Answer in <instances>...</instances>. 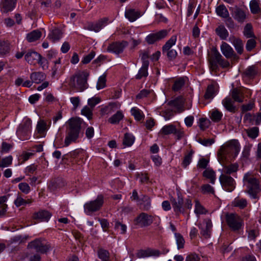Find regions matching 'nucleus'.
<instances>
[{
    "label": "nucleus",
    "mask_w": 261,
    "mask_h": 261,
    "mask_svg": "<svg viewBox=\"0 0 261 261\" xmlns=\"http://www.w3.org/2000/svg\"><path fill=\"white\" fill-rule=\"evenodd\" d=\"M82 120L73 117L67 122L64 146H68L72 143H75L79 138L81 130Z\"/></svg>",
    "instance_id": "1"
},
{
    "label": "nucleus",
    "mask_w": 261,
    "mask_h": 261,
    "mask_svg": "<svg viewBox=\"0 0 261 261\" xmlns=\"http://www.w3.org/2000/svg\"><path fill=\"white\" fill-rule=\"evenodd\" d=\"M89 73L85 71H77L70 79L69 85L73 89L78 92H83L88 88L87 83Z\"/></svg>",
    "instance_id": "2"
},
{
    "label": "nucleus",
    "mask_w": 261,
    "mask_h": 261,
    "mask_svg": "<svg viewBox=\"0 0 261 261\" xmlns=\"http://www.w3.org/2000/svg\"><path fill=\"white\" fill-rule=\"evenodd\" d=\"M243 181L247 187L246 193L251 198L258 199L261 193V185L259 180L250 173H247L244 176Z\"/></svg>",
    "instance_id": "3"
},
{
    "label": "nucleus",
    "mask_w": 261,
    "mask_h": 261,
    "mask_svg": "<svg viewBox=\"0 0 261 261\" xmlns=\"http://www.w3.org/2000/svg\"><path fill=\"white\" fill-rule=\"evenodd\" d=\"M174 212L176 215L184 214L187 209H191L192 207V200L190 199H184L180 193H177V197H171L170 198Z\"/></svg>",
    "instance_id": "4"
},
{
    "label": "nucleus",
    "mask_w": 261,
    "mask_h": 261,
    "mask_svg": "<svg viewBox=\"0 0 261 261\" xmlns=\"http://www.w3.org/2000/svg\"><path fill=\"white\" fill-rule=\"evenodd\" d=\"M240 149V144L238 140H232L229 142L226 145L221 147L218 155L223 156L228 155L233 158L236 157Z\"/></svg>",
    "instance_id": "5"
},
{
    "label": "nucleus",
    "mask_w": 261,
    "mask_h": 261,
    "mask_svg": "<svg viewBox=\"0 0 261 261\" xmlns=\"http://www.w3.org/2000/svg\"><path fill=\"white\" fill-rule=\"evenodd\" d=\"M29 249H33L36 252L42 254L46 253L51 249V244L44 239L38 238L31 242L28 245Z\"/></svg>",
    "instance_id": "6"
},
{
    "label": "nucleus",
    "mask_w": 261,
    "mask_h": 261,
    "mask_svg": "<svg viewBox=\"0 0 261 261\" xmlns=\"http://www.w3.org/2000/svg\"><path fill=\"white\" fill-rule=\"evenodd\" d=\"M226 222L230 229L233 231L239 230L243 225V219L236 213L227 214Z\"/></svg>",
    "instance_id": "7"
},
{
    "label": "nucleus",
    "mask_w": 261,
    "mask_h": 261,
    "mask_svg": "<svg viewBox=\"0 0 261 261\" xmlns=\"http://www.w3.org/2000/svg\"><path fill=\"white\" fill-rule=\"evenodd\" d=\"M177 39L176 35L172 36L162 47V53L166 54L169 60L173 61L177 57V51L171 48L175 44Z\"/></svg>",
    "instance_id": "8"
},
{
    "label": "nucleus",
    "mask_w": 261,
    "mask_h": 261,
    "mask_svg": "<svg viewBox=\"0 0 261 261\" xmlns=\"http://www.w3.org/2000/svg\"><path fill=\"white\" fill-rule=\"evenodd\" d=\"M219 181L224 190L227 192L232 191L236 188V181L233 178L226 174H221Z\"/></svg>",
    "instance_id": "9"
},
{
    "label": "nucleus",
    "mask_w": 261,
    "mask_h": 261,
    "mask_svg": "<svg viewBox=\"0 0 261 261\" xmlns=\"http://www.w3.org/2000/svg\"><path fill=\"white\" fill-rule=\"evenodd\" d=\"M103 203V198L102 195H98L97 198L90 202L86 203L84 205L85 211L88 213L96 212L100 209Z\"/></svg>",
    "instance_id": "10"
},
{
    "label": "nucleus",
    "mask_w": 261,
    "mask_h": 261,
    "mask_svg": "<svg viewBox=\"0 0 261 261\" xmlns=\"http://www.w3.org/2000/svg\"><path fill=\"white\" fill-rule=\"evenodd\" d=\"M153 221V217L145 213H141L135 219V224L141 227L149 226Z\"/></svg>",
    "instance_id": "11"
},
{
    "label": "nucleus",
    "mask_w": 261,
    "mask_h": 261,
    "mask_svg": "<svg viewBox=\"0 0 261 261\" xmlns=\"http://www.w3.org/2000/svg\"><path fill=\"white\" fill-rule=\"evenodd\" d=\"M169 30L164 29L154 33L148 35L145 38L149 44H152L157 41L165 38L168 34Z\"/></svg>",
    "instance_id": "12"
},
{
    "label": "nucleus",
    "mask_w": 261,
    "mask_h": 261,
    "mask_svg": "<svg viewBox=\"0 0 261 261\" xmlns=\"http://www.w3.org/2000/svg\"><path fill=\"white\" fill-rule=\"evenodd\" d=\"M222 56L217 50H213L208 55V62L210 68L212 71L216 72L218 69V64Z\"/></svg>",
    "instance_id": "13"
},
{
    "label": "nucleus",
    "mask_w": 261,
    "mask_h": 261,
    "mask_svg": "<svg viewBox=\"0 0 261 261\" xmlns=\"http://www.w3.org/2000/svg\"><path fill=\"white\" fill-rule=\"evenodd\" d=\"M127 45L128 42L126 41L113 42L108 46L107 51L119 55L123 51Z\"/></svg>",
    "instance_id": "14"
},
{
    "label": "nucleus",
    "mask_w": 261,
    "mask_h": 261,
    "mask_svg": "<svg viewBox=\"0 0 261 261\" xmlns=\"http://www.w3.org/2000/svg\"><path fill=\"white\" fill-rule=\"evenodd\" d=\"M31 120L29 119L25 120L20 125L17 133L22 139H27L31 128Z\"/></svg>",
    "instance_id": "15"
},
{
    "label": "nucleus",
    "mask_w": 261,
    "mask_h": 261,
    "mask_svg": "<svg viewBox=\"0 0 261 261\" xmlns=\"http://www.w3.org/2000/svg\"><path fill=\"white\" fill-rule=\"evenodd\" d=\"M51 216V214L47 210H41L33 214L32 219L37 222H47Z\"/></svg>",
    "instance_id": "16"
},
{
    "label": "nucleus",
    "mask_w": 261,
    "mask_h": 261,
    "mask_svg": "<svg viewBox=\"0 0 261 261\" xmlns=\"http://www.w3.org/2000/svg\"><path fill=\"white\" fill-rule=\"evenodd\" d=\"M137 203L141 210L147 211L151 207V198L147 195L142 194Z\"/></svg>",
    "instance_id": "17"
},
{
    "label": "nucleus",
    "mask_w": 261,
    "mask_h": 261,
    "mask_svg": "<svg viewBox=\"0 0 261 261\" xmlns=\"http://www.w3.org/2000/svg\"><path fill=\"white\" fill-rule=\"evenodd\" d=\"M231 10V14L234 19L238 22L243 23L246 18V12L241 8L238 7L230 8Z\"/></svg>",
    "instance_id": "18"
},
{
    "label": "nucleus",
    "mask_w": 261,
    "mask_h": 261,
    "mask_svg": "<svg viewBox=\"0 0 261 261\" xmlns=\"http://www.w3.org/2000/svg\"><path fill=\"white\" fill-rule=\"evenodd\" d=\"M108 21V18H103L95 23H89L86 27V29L89 31L98 32L107 23Z\"/></svg>",
    "instance_id": "19"
},
{
    "label": "nucleus",
    "mask_w": 261,
    "mask_h": 261,
    "mask_svg": "<svg viewBox=\"0 0 261 261\" xmlns=\"http://www.w3.org/2000/svg\"><path fill=\"white\" fill-rule=\"evenodd\" d=\"M221 50L223 55L227 59L236 57V55L232 48L227 43L222 42L221 45Z\"/></svg>",
    "instance_id": "20"
},
{
    "label": "nucleus",
    "mask_w": 261,
    "mask_h": 261,
    "mask_svg": "<svg viewBox=\"0 0 261 261\" xmlns=\"http://www.w3.org/2000/svg\"><path fill=\"white\" fill-rule=\"evenodd\" d=\"M222 104L225 109L229 112L234 113L238 109L234 106V101L230 97H226L222 100Z\"/></svg>",
    "instance_id": "21"
},
{
    "label": "nucleus",
    "mask_w": 261,
    "mask_h": 261,
    "mask_svg": "<svg viewBox=\"0 0 261 261\" xmlns=\"http://www.w3.org/2000/svg\"><path fill=\"white\" fill-rule=\"evenodd\" d=\"M204 224L205 225L204 228L202 227L201 224L199 225V228L201 229L200 234L204 238L207 239L209 238L211 236L212 223L211 220L206 219L204 221Z\"/></svg>",
    "instance_id": "22"
},
{
    "label": "nucleus",
    "mask_w": 261,
    "mask_h": 261,
    "mask_svg": "<svg viewBox=\"0 0 261 261\" xmlns=\"http://www.w3.org/2000/svg\"><path fill=\"white\" fill-rule=\"evenodd\" d=\"M125 16L130 21L134 22L141 16V13L135 9H128L125 12Z\"/></svg>",
    "instance_id": "23"
},
{
    "label": "nucleus",
    "mask_w": 261,
    "mask_h": 261,
    "mask_svg": "<svg viewBox=\"0 0 261 261\" xmlns=\"http://www.w3.org/2000/svg\"><path fill=\"white\" fill-rule=\"evenodd\" d=\"M40 55L36 51L28 52L25 55V59L31 65H36L39 59Z\"/></svg>",
    "instance_id": "24"
},
{
    "label": "nucleus",
    "mask_w": 261,
    "mask_h": 261,
    "mask_svg": "<svg viewBox=\"0 0 261 261\" xmlns=\"http://www.w3.org/2000/svg\"><path fill=\"white\" fill-rule=\"evenodd\" d=\"M16 0H4L2 3V11L7 13L12 11L15 7Z\"/></svg>",
    "instance_id": "25"
},
{
    "label": "nucleus",
    "mask_w": 261,
    "mask_h": 261,
    "mask_svg": "<svg viewBox=\"0 0 261 261\" xmlns=\"http://www.w3.org/2000/svg\"><path fill=\"white\" fill-rule=\"evenodd\" d=\"M62 35L63 33L60 29L55 28L48 34V38L55 43L62 38Z\"/></svg>",
    "instance_id": "26"
},
{
    "label": "nucleus",
    "mask_w": 261,
    "mask_h": 261,
    "mask_svg": "<svg viewBox=\"0 0 261 261\" xmlns=\"http://www.w3.org/2000/svg\"><path fill=\"white\" fill-rule=\"evenodd\" d=\"M230 40L235 47L237 53L239 54H242L243 52V43L242 41L234 37H230Z\"/></svg>",
    "instance_id": "27"
},
{
    "label": "nucleus",
    "mask_w": 261,
    "mask_h": 261,
    "mask_svg": "<svg viewBox=\"0 0 261 261\" xmlns=\"http://www.w3.org/2000/svg\"><path fill=\"white\" fill-rule=\"evenodd\" d=\"M45 74L42 72H34L30 75V79L36 84L40 83L45 79Z\"/></svg>",
    "instance_id": "28"
},
{
    "label": "nucleus",
    "mask_w": 261,
    "mask_h": 261,
    "mask_svg": "<svg viewBox=\"0 0 261 261\" xmlns=\"http://www.w3.org/2000/svg\"><path fill=\"white\" fill-rule=\"evenodd\" d=\"M148 63H143L141 68L139 69L138 73L135 76L137 80H141L143 77H146L148 76Z\"/></svg>",
    "instance_id": "29"
},
{
    "label": "nucleus",
    "mask_w": 261,
    "mask_h": 261,
    "mask_svg": "<svg viewBox=\"0 0 261 261\" xmlns=\"http://www.w3.org/2000/svg\"><path fill=\"white\" fill-rule=\"evenodd\" d=\"M248 202L247 199L239 197H236L232 202V205L234 207H239L240 209H244L247 207Z\"/></svg>",
    "instance_id": "30"
},
{
    "label": "nucleus",
    "mask_w": 261,
    "mask_h": 261,
    "mask_svg": "<svg viewBox=\"0 0 261 261\" xmlns=\"http://www.w3.org/2000/svg\"><path fill=\"white\" fill-rule=\"evenodd\" d=\"M175 126L173 124H169L164 126L159 132V135L162 136L168 135L175 133Z\"/></svg>",
    "instance_id": "31"
},
{
    "label": "nucleus",
    "mask_w": 261,
    "mask_h": 261,
    "mask_svg": "<svg viewBox=\"0 0 261 261\" xmlns=\"http://www.w3.org/2000/svg\"><path fill=\"white\" fill-rule=\"evenodd\" d=\"M239 166L238 164H231L223 167V173L230 175V174L236 172L238 170Z\"/></svg>",
    "instance_id": "32"
},
{
    "label": "nucleus",
    "mask_w": 261,
    "mask_h": 261,
    "mask_svg": "<svg viewBox=\"0 0 261 261\" xmlns=\"http://www.w3.org/2000/svg\"><path fill=\"white\" fill-rule=\"evenodd\" d=\"M216 33L222 40H225L229 35L227 30L223 25H220L216 28Z\"/></svg>",
    "instance_id": "33"
},
{
    "label": "nucleus",
    "mask_w": 261,
    "mask_h": 261,
    "mask_svg": "<svg viewBox=\"0 0 261 261\" xmlns=\"http://www.w3.org/2000/svg\"><path fill=\"white\" fill-rule=\"evenodd\" d=\"M97 255L101 261H109L110 259V254L109 252L102 248H98L97 250Z\"/></svg>",
    "instance_id": "34"
},
{
    "label": "nucleus",
    "mask_w": 261,
    "mask_h": 261,
    "mask_svg": "<svg viewBox=\"0 0 261 261\" xmlns=\"http://www.w3.org/2000/svg\"><path fill=\"white\" fill-rule=\"evenodd\" d=\"M42 33L38 30H34L27 35V39L29 42L35 41L41 37Z\"/></svg>",
    "instance_id": "35"
},
{
    "label": "nucleus",
    "mask_w": 261,
    "mask_h": 261,
    "mask_svg": "<svg viewBox=\"0 0 261 261\" xmlns=\"http://www.w3.org/2000/svg\"><path fill=\"white\" fill-rule=\"evenodd\" d=\"M231 96L234 101L239 102H242L243 101L244 96L237 88H234L231 91Z\"/></svg>",
    "instance_id": "36"
},
{
    "label": "nucleus",
    "mask_w": 261,
    "mask_h": 261,
    "mask_svg": "<svg viewBox=\"0 0 261 261\" xmlns=\"http://www.w3.org/2000/svg\"><path fill=\"white\" fill-rule=\"evenodd\" d=\"M123 117L122 112L118 111L108 119V121L113 124H117L123 119Z\"/></svg>",
    "instance_id": "37"
},
{
    "label": "nucleus",
    "mask_w": 261,
    "mask_h": 261,
    "mask_svg": "<svg viewBox=\"0 0 261 261\" xmlns=\"http://www.w3.org/2000/svg\"><path fill=\"white\" fill-rule=\"evenodd\" d=\"M216 12L218 15L224 18L226 17H228L229 15V12L227 9L223 5H220L218 6L216 9Z\"/></svg>",
    "instance_id": "38"
},
{
    "label": "nucleus",
    "mask_w": 261,
    "mask_h": 261,
    "mask_svg": "<svg viewBox=\"0 0 261 261\" xmlns=\"http://www.w3.org/2000/svg\"><path fill=\"white\" fill-rule=\"evenodd\" d=\"M203 175L205 177L209 179L212 184H215L216 180V175L215 172L210 169H207L203 172Z\"/></svg>",
    "instance_id": "39"
},
{
    "label": "nucleus",
    "mask_w": 261,
    "mask_h": 261,
    "mask_svg": "<svg viewBox=\"0 0 261 261\" xmlns=\"http://www.w3.org/2000/svg\"><path fill=\"white\" fill-rule=\"evenodd\" d=\"M245 131L247 136L252 139H255L258 136L259 128L257 127L254 126L245 129Z\"/></svg>",
    "instance_id": "40"
},
{
    "label": "nucleus",
    "mask_w": 261,
    "mask_h": 261,
    "mask_svg": "<svg viewBox=\"0 0 261 261\" xmlns=\"http://www.w3.org/2000/svg\"><path fill=\"white\" fill-rule=\"evenodd\" d=\"M46 122L43 120H40L38 122L36 129L38 134L42 135L47 129Z\"/></svg>",
    "instance_id": "41"
},
{
    "label": "nucleus",
    "mask_w": 261,
    "mask_h": 261,
    "mask_svg": "<svg viewBox=\"0 0 261 261\" xmlns=\"http://www.w3.org/2000/svg\"><path fill=\"white\" fill-rule=\"evenodd\" d=\"M185 84V81L184 77H179L176 80L172 86V90L176 92L181 89V88L184 86Z\"/></svg>",
    "instance_id": "42"
},
{
    "label": "nucleus",
    "mask_w": 261,
    "mask_h": 261,
    "mask_svg": "<svg viewBox=\"0 0 261 261\" xmlns=\"http://www.w3.org/2000/svg\"><path fill=\"white\" fill-rule=\"evenodd\" d=\"M135 141V137L132 134L125 133L124 134L123 140V145L126 146H130L133 145Z\"/></svg>",
    "instance_id": "43"
},
{
    "label": "nucleus",
    "mask_w": 261,
    "mask_h": 261,
    "mask_svg": "<svg viewBox=\"0 0 261 261\" xmlns=\"http://www.w3.org/2000/svg\"><path fill=\"white\" fill-rule=\"evenodd\" d=\"M243 34L247 38H255L254 34L252 31V27L251 24L247 23L244 29Z\"/></svg>",
    "instance_id": "44"
},
{
    "label": "nucleus",
    "mask_w": 261,
    "mask_h": 261,
    "mask_svg": "<svg viewBox=\"0 0 261 261\" xmlns=\"http://www.w3.org/2000/svg\"><path fill=\"white\" fill-rule=\"evenodd\" d=\"M250 8L252 13L256 14L260 12L259 4L256 0H252L250 2Z\"/></svg>",
    "instance_id": "45"
},
{
    "label": "nucleus",
    "mask_w": 261,
    "mask_h": 261,
    "mask_svg": "<svg viewBox=\"0 0 261 261\" xmlns=\"http://www.w3.org/2000/svg\"><path fill=\"white\" fill-rule=\"evenodd\" d=\"M10 47L8 43L0 41V56H4L9 53Z\"/></svg>",
    "instance_id": "46"
},
{
    "label": "nucleus",
    "mask_w": 261,
    "mask_h": 261,
    "mask_svg": "<svg viewBox=\"0 0 261 261\" xmlns=\"http://www.w3.org/2000/svg\"><path fill=\"white\" fill-rule=\"evenodd\" d=\"M106 74H103L98 78L96 85L97 90L103 89L106 86Z\"/></svg>",
    "instance_id": "47"
},
{
    "label": "nucleus",
    "mask_w": 261,
    "mask_h": 261,
    "mask_svg": "<svg viewBox=\"0 0 261 261\" xmlns=\"http://www.w3.org/2000/svg\"><path fill=\"white\" fill-rule=\"evenodd\" d=\"M175 237L178 249L184 248L185 242L183 237L179 233H175Z\"/></svg>",
    "instance_id": "48"
},
{
    "label": "nucleus",
    "mask_w": 261,
    "mask_h": 261,
    "mask_svg": "<svg viewBox=\"0 0 261 261\" xmlns=\"http://www.w3.org/2000/svg\"><path fill=\"white\" fill-rule=\"evenodd\" d=\"M194 212L197 215L204 214H206L207 212L204 207L198 200L195 201Z\"/></svg>",
    "instance_id": "49"
},
{
    "label": "nucleus",
    "mask_w": 261,
    "mask_h": 261,
    "mask_svg": "<svg viewBox=\"0 0 261 261\" xmlns=\"http://www.w3.org/2000/svg\"><path fill=\"white\" fill-rule=\"evenodd\" d=\"M12 156L10 155L0 160V168H6L12 164Z\"/></svg>",
    "instance_id": "50"
},
{
    "label": "nucleus",
    "mask_w": 261,
    "mask_h": 261,
    "mask_svg": "<svg viewBox=\"0 0 261 261\" xmlns=\"http://www.w3.org/2000/svg\"><path fill=\"white\" fill-rule=\"evenodd\" d=\"M214 86L213 85L208 86L204 94L205 99H212L214 96Z\"/></svg>",
    "instance_id": "51"
},
{
    "label": "nucleus",
    "mask_w": 261,
    "mask_h": 261,
    "mask_svg": "<svg viewBox=\"0 0 261 261\" xmlns=\"http://www.w3.org/2000/svg\"><path fill=\"white\" fill-rule=\"evenodd\" d=\"M193 151H190L187 154L185 155L182 162V166L186 168L191 162Z\"/></svg>",
    "instance_id": "52"
},
{
    "label": "nucleus",
    "mask_w": 261,
    "mask_h": 261,
    "mask_svg": "<svg viewBox=\"0 0 261 261\" xmlns=\"http://www.w3.org/2000/svg\"><path fill=\"white\" fill-rule=\"evenodd\" d=\"M222 117V113L218 110H215L212 112L211 118L214 122H219L221 120Z\"/></svg>",
    "instance_id": "53"
},
{
    "label": "nucleus",
    "mask_w": 261,
    "mask_h": 261,
    "mask_svg": "<svg viewBox=\"0 0 261 261\" xmlns=\"http://www.w3.org/2000/svg\"><path fill=\"white\" fill-rule=\"evenodd\" d=\"M257 73L256 67L254 66L248 67L244 71L246 76L249 77H254Z\"/></svg>",
    "instance_id": "54"
},
{
    "label": "nucleus",
    "mask_w": 261,
    "mask_h": 261,
    "mask_svg": "<svg viewBox=\"0 0 261 261\" xmlns=\"http://www.w3.org/2000/svg\"><path fill=\"white\" fill-rule=\"evenodd\" d=\"M92 109L88 106L84 107L81 111L82 114L87 117L89 120L91 119L93 116Z\"/></svg>",
    "instance_id": "55"
},
{
    "label": "nucleus",
    "mask_w": 261,
    "mask_h": 261,
    "mask_svg": "<svg viewBox=\"0 0 261 261\" xmlns=\"http://www.w3.org/2000/svg\"><path fill=\"white\" fill-rule=\"evenodd\" d=\"M210 123L211 122L208 119L201 118L199 119V126L201 130H204L209 127Z\"/></svg>",
    "instance_id": "56"
},
{
    "label": "nucleus",
    "mask_w": 261,
    "mask_h": 261,
    "mask_svg": "<svg viewBox=\"0 0 261 261\" xmlns=\"http://www.w3.org/2000/svg\"><path fill=\"white\" fill-rule=\"evenodd\" d=\"M37 63L40 65L43 70L47 69L48 68L49 64L47 59L42 57L41 55H40V58L37 61Z\"/></svg>",
    "instance_id": "57"
},
{
    "label": "nucleus",
    "mask_w": 261,
    "mask_h": 261,
    "mask_svg": "<svg viewBox=\"0 0 261 261\" xmlns=\"http://www.w3.org/2000/svg\"><path fill=\"white\" fill-rule=\"evenodd\" d=\"M131 113L135 118L138 121L141 120L143 117V115L142 114L141 111L137 108H132Z\"/></svg>",
    "instance_id": "58"
},
{
    "label": "nucleus",
    "mask_w": 261,
    "mask_h": 261,
    "mask_svg": "<svg viewBox=\"0 0 261 261\" xmlns=\"http://www.w3.org/2000/svg\"><path fill=\"white\" fill-rule=\"evenodd\" d=\"M201 190L203 194H214L215 192L213 187L208 184L202 185Z\"/></svg>",
    "instance_id": "59"
},
{
    "label": "nucleus",
    "mask_w": 261,
    "mask_h": 261,
    "mask_svg": "<svg viewBox=\"0 0 261 261\" xmlns=\"http://www.w3.org/2000/svg\"><path fill=\"white\" fill-rule=\"evenodd\" d=\"M113 105V103H110L109 106H106L101 108L100 110V115L103 116L105 115L111 113L112 111Z\"/></svg>",
    "instance_id": "60"
},
{
    "label": "nucleus",
    "mask_w": 261,
    "mask_h": 261,
    "mask_svg": "<svg viewBox=\"0 0 261 261\" xmlns=\"http://www.w3.org/2000/svg\"><path fill=\"white\" fill-rule=\"evenodd\" d=\"M54 65L51 68L52 76H54L56 74L58 69L60 68V64H61V58L58 57L57 60L54 62Z\"/></svg>",
    "instance_id": "61"
},
{
    "label": "nucleus",
    "mask_w": 261,
    "mask_h": 261,
    "mask_svg": "<svg viewBox=\"0 0 261 261\" xmlns=\"http://www.w3.org/2000/svg\"><path fill=\"white\" fill-rule=\"evenodd\" d=\"M114 228L115 229L120 230L122 234H124L126 231V226L118 221H115Z\"/></svg>",
    "instance_id": "62"
},
{
    "label": "nucleus",
    "mask_w": 261,
    "mask_h": 261,
    "mask_svg": "<svg viewBox=\"0 0 261 261\" xmlns=\"http://www.w3.org/2000/svg\"><path fill=\"white\" fill-rule=\"evenodd\" d=\"M254 38H251V39H249L247 42L246 48L248 51H251L256 46V43Z\"/></svg>",
    "instance_id": "63"
},
{
    "label": "nucleus",
    "mask_w": 261,
    "mask_h": 261,
    "mask_svg": "<svg viewBox=\"0 0 261 261\" xmlns=\"http://www.w3.org/2000/svg\"><path fill=\"white\" fill-rule=\"evenodd\" d=\"M19 190L25 194H28L30 191V187L26 182H21L18 185Z\"/></svg>",
    "instance_id": "64"
}]
</instances>
